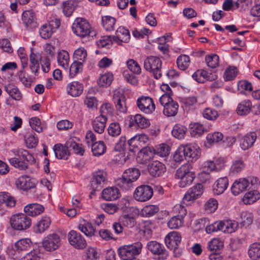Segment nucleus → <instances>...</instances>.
<instances>
[{"instance_id":"obj_1","label":"nucleus","mask_w":260,"mask_h":260,"mask_svg":"<svg viewBox=\"0 0 260 260\" xmlns=\"http://www.w3.org/2000/svg\"><path fill=\"white\" fill-rule=\"evenodd\" d=\"M140 175V170L136 168H130L123 172L122 177L118 178L116 184L122 189L128 190L135 186L134 182Z\"/></svg>"},{"instance_id":"obj_2","label":"nucleus","mask_w":260,"mask_h":260,"mask_svg":"<svg viewBox=\"0 0 260 260\" xmlns=\"http://www.w3.org/2000/svg\"><path fill=\"white\" fill-rule=\"evenodd\" d=\"M190 170V165L188 164L181 166L177 170L175 176L176 179L180 180L179 185L180 187H185L193 181L195 175Z\"/></svg>"},{"instance_id":"obj_3","label":"nucleus","mask_w":260,"mask_h":260,"mask_svg":"<svg viewBox=\"0 0 260 260\" xmlns=\"http://www.w3.org/2000/svg\"><path fill=\"white\" fill-rule=\"evenodd\" d=\"M142 248V244L139 242L124 245L118 248V254L123 260H139L136 256L140 253Z\"/></svg>"},{"instance_id":"obj_4","label":"nucleus","mask_w":260,"mask_h":260,"mask_svg":"<svg viewBox=\"0 0 260 260\" xmlns=\"http://www.w3.org/2000/svg\"><path fill=\"white\" fill-rule=\"evenodd\" d=\"M73 32L81 38L87 36L93 37L95 35V32L91 30L89 23L84 19L77 18L72 25Z\"/></svg>"},{"instance_id":"obj_5","label":"nucleus","mask_w":260,"mask_h":260,"mask_svg":"<svg viewBox=\"0 0 260 260\" xmlns=\"http://www.w3.org/2000/svg\"><path fill=\"white\" fill-rule=\"evenodd\" d=\"M116 36H105L99 41V45L102 47L109 44L114 41L118 44L121 42H127L130 39L129 32L128 29L120 27L116 31Z\"/></svg>"},{"instance_id":"obj_6","label":"nucleus","mask_w":260,"mask_h":260,"mask_svg":"<svg viewBox=\"0 0 260 260\" xmlns=\"http://www.w3.org/2000/svg\"><path fill=\"white\" fill-rule=\"evenodd\" d=\"M162 61L156 56H150L147 57L144 61L145 69L153 74L154 77L158 79L161 77Z\"/></svg>"},{"instance_id":"obj_7","label":"nucleus","mask_w":260,"mask_h":260,"mask_svg":"<svg viewBox=\"0 0 260 260\" xmlns=\"http://www.w3.org/2000/svg\"><path fill=\"white\" fill-rule=\"evenodd\" d=\"M11 228L14 230L24 231L31 225V219L26 214L18 213L13 215L10 219Z\"/></svg>"},{"instance_id":"obj_8","label":"nucleus","mask_w":260,"mask_h":260,"mask_svg":"<svg viewBox=\"0 0 260 260\" xmlns=\"http://www.w3.org/2000/svg\"><path fill=\"white\" fill-rule=\"evenodd\" d=\"M204 191V186L201 183H198L189 188L184 196L182 201L186 205H190L199 198Z\"/></svg>"},{"instance_id":"obj_9","label":"nucleus","mask_w":260,"mask_h":260,"mask_svg":"<svg viewBox=\"0 0 260 260\" xmlns=\"http://www.w3.org/2000/svg\"><path fill=\"white\" fill-rule=\"evenodd\" d=\"M148 249L155 255L158 260H165L168 253L164 246L156 241H149L147 243Z\"/></svg>"},{"instance_id":"obj_10","label":"nucleus","mask_w":260,"mask_h":260,"mask_svg":"<svg viewBox=\"0 0 260 260\" xmlns=\"http://www.w3.org/2000/svg\"><path fill=\"white\" fill-rule=\"evenodd\" d=\"M153 193V189L150 186L141 185L136 188L134 196L137 201L145 202L151 198Z\"/></svg>"},{"instance_id":"obj_11","label":"nucleus","mask_w":260,"mask_h":260,"mask_svg":"<svg viewBox=\"0 0 260 260\" xmlns=\"http://www.w3.org/2000/svg\"><path fill=\"white\" fill-rule=\"evenodd\" d=\"M42 244L47 251H54L57 249L60 245L59 236L56 234H50L44 238Z\"/></svg>"},{"instance_id":"obj_12","label":"nucleus","mask_w":260,"mask_h":260,"mask_svg":"<svg viewBox=\"0 0 260 260\" xmlns=\"http://www.w3.org/2000/svg\"><path fill=\"white\" fill-rule=\"evenodd\" d=\"M68 238L70 244L77 249H83L86 246V242L84 237L76 231H70Z\"/></svg>"},{"instance_id":"obj_13","label":"nucleus","mask_w":260,"mask_h":260,"mask_svg":"<svg viewBox=\"0 0 260 260\" xmlns=\"http://www.w3.org/2000/svg\"><path fill=\"white\" fill-rule=\"evenodd\" d=\"M107 176V173L104 170L95 172L91 181V187L94 190H101L106 181Z\"/></svg>"},{"instance_id":"obj_14","label":"nucleus","mask_w":260,"mask_h":260,"mask_svg":"<svg viewBox=\"0 0 260 260\" xmlns=\"http://www.w3.org/2000/svg\"><path fill=\"white\" fill-rule=\"evenodd\" d=\"M137 103L138 108L146 114L152 113L155 109V105L153 101L149 96L139 98Z\"/></svg>"},{"instance_id":"obj_15","label":"nucleus","mask_w":260,"mask_h":260,"mask_svg":"<svg viewBox=\"0 0 260 260\" xmlns=\"http://www.w3.org/2000/svg\"><path fill=\"white\" fill-rule=\"evenodd\" d=\"M16 184L20 189L26 190L35 187L36 180L28 176H21L18 178Z\"/></svg>"},{"instance_id":"obj_16","label":"nucleus","mask_w":260,"mask_h":260,"mask_svg":"<svg viewBox=\"0 0 260 260\" xmlns=\"http://www.w3.org/2000/svg\"><path fill=\"white\" fill-rule=\"evenodd\" d=\"M113 101L115 105L117 110L121 113L126 112L127 107L125 99L122 93L119 91H114L113 95Z\"/></svg>"},{"instance_id":"obj_17","label":"nucleus","mask_w":260,"mask_h":260,"mask_svg":"<svg viewBox=\"0 0 260 260\" xmlns=\"http://www.w3.org/2000/svg\"><path fill=\"white\" fill-rule=\"evenodd\" d=\"M186 159L189 161L196 160L200 156L201 152L199 147L190 144L183 145Z\"/></svg>"},{"instance_id":"obj_18","label":"nucleus","mask_w":260,"mask_h":260,"mask_svg":"<svg viewBox=\"0 0 260 260\" xmlns=\"http://www.w3.org/2000/svg\"><path fill=\"white\" fill-rule=\"evenodd\" d=\"M22 19L28 29H32L38 25L35 13L32 11H25L23 12Z\"/></svg>"},{"instance_id":"obj_19","label":"nucleus","mask_w":260,"mask_h":260,"mask_svg":"<svg viewBox=\"0 0 260 260\" xmlns=\"http://www.w3.org/2000/svg\"><path fill=\"white\" fill-rule=\"evenodd\" d=\"M148 170L150 174L153 177H159L166 171V167L164 164L159 161H154L149 165Z\"/></svg>"},{"instance_id":"obj_20","label":"nucleus","mask_w":260,"mask_h":260,"mask_svg":"<svg viewBox=\"0 0 260 260\" xmlns=\"http://www.w3.org/2000/svg\"><path fill=\"white\" fill-rule=\"evenodd\" d=\"M256 138L257 135L255 132L247 134L241 140V148L244 150L248 149L253 145Z\"/></svg>"},{"instance_id":"obj_21","label":"nucleus","mask_w":260,"mask_h":260,"mask_svg":"<svg viewBox=\"0 0 260 260\" xmlns=\"http://www.w3.org/2000/svg\"><path fill=\"white\" fill-rule=\"evenodd\" d=\"M249 185V181L245 178L236 180L232 186V193L236 196L245 191Z\"/></svg>"},{"instance_id":"obj_22","label":"nucleus","mask_w":260,"mask_h":260,"mask_svg":"<svg viewBox=\"0 0 260 260\" xmlns=\"http://www.w3.org/2000/svg\"><path fill=\"white\" fill-rule=\"evenodd\" d=\"M119 190L116 187H109L102 191V198L106 201H114L119 198Z\"/></svg>"},{"instance_id":"obj_23","label":"nucleus","mask_w":260,"mask_h":260,"mask_svg":"<svg viewBox=\"0 0 260 260\" xmlns=\"http://www.w3.org/2000/svg\"><path fill=\"white\" fill-rule=\"evenodd\" d=\"M53 150L56 158L67 159L70 155V150L67 147V142L64 145L57 144L54 146Z\"/></svg>"},{"instance_id":"obj_24","label":"nucleus","mask_w":260,"mask_h":260,"mask_svg":"<svg viewBox=\"0 0 260 260\" xmlns=\"http://www.w3.org/2000/svg\"><path fill=\"white\" fill-rule=\"evenodd\" d=\"M149 125V122L145 117L140 114H137L132 117L129 120V126L130 127L136 126L141 128H144Z\"/></svg>"},{"instance_id":"obj_25","label":"nucleus","mask_w":260,"mask_h":260,"mask_svg":"<svg viewBox=\"0 0 260 260\" xmlns=\"http://www.w3.org/2000/svg\"><path fill=\"white\" fill-rule=\"evenodd\" d=\"M24 211L28 216H35L43 212L44 208L40 204L32 203L25 206Z\"/></svg>"},{"instance_id":"obj_26","label":"nucleus","mask_w":260,"mask_h":260,"mask_svg":"<svg viewBox=\"0 0 260 260\" xmlns=\"http://www.w3.org/2000/svg\"><path fill=\"white\" fill-rule=\"evenodd\" d=\"M83 84L77 81H73L68 86V93L72 96H79L83 91Z\"/></svg>"},{"instance_id":"obj_27","label":"nucleus","mask_w":260,"mask_h":260,"mask_svg":"<svg viewBox=\"0 0 260 260\" xmlns=\"http://www.w3.org/2000/svg\"><path fill=\"white\" fill-rule=\"evenodd\" d=\"M51 220L49 217L45 216L42 217L34 227V231L37 233H42L47 230L51 224Z\"/></svg>"},{"instance_id":"obj_28","label":"nucleus","mask_w":260,"mask_h":260,"mask_svg":"<svg viewBox=\"0 0 260 260\" xmlns=\"http://www.w3.org/2000/svg\"><path fill=\"white\" fill-rule=\"evenodd\" d=\"M252 107V103L248 100H246L240 103L237 106L236 112L240 116L246 115L250 113Z\"/></svg>"},{"instance_id":"obj_29","label":"nucleus","mask_w":260,"mask_h":260,"mask_svg":"<svg viewBox=\"0 0 260 260\" xmlns=\"http://www.w3.org/2000/svg\"><path fill=\"white\" fill-rule=\"evenodd\" d=\"M228 186V180L226 177L220 178L216 181L213 186V191L217 195L223 193Z\"/></svg>"},{"instance_id":"obj_30","label":"nucleus","mask_w":260,"mask_h":260,"mask_svg":"<svg viewBox=\"0 0 260 260\" xmlns=\"http://www.w3.org/2000/svg\"><path fill=\"white\" fill-rule=\"evenodd\" d=\"M76 138H71L67 141V147L69 148L70 151L72 150L73 152L77 154L83 155L84 149L82 147V145L77 143L75 139Z\"/></svg>"},{"instance_id":"obj_31","label":"nucleus","mask_w":260,"mask_h":260,"mask_svg":"<svg viewBox=\"0 0 260 260\" xmlns=\"http://www.w3.org/2000/svg\"><path fill=\"white\" fill-rule=\"evenodd\" d=\"M106 122L107 119L96 117L92 121V127L94 131L99 134H102L104 132Z\"/></svg>"},{"instance_id":"obj_32","label":"nucleus","mask_w":260,"mask_h":260,"mask_svg":"<svg viewBox=\"0 0 260 260\" xmlns=\"http://www.w3.org/2000/svg\"><path fill=\"white\" fill-rule=\"evenodd\" d=\"M5 89L13 99L19 101L21 99V93L18 88L15 85L8 84L5 86Z\"/></svg>"},{"instance_id":"obj_33","label":"nucleus","mask_w":260,"mask_h":260,"mask_svg":"<svg viewBox=\"0 0 260 260\" xmlns=\"http://www.w3.org/2000/svg\"><path fill=\"white\" fill-rule=\"evenodd\" d=\"M198 76H199V83H204L206 80H214L217 78L216 75H212V78H210L209 73L204 70H198L192 75V77L197 78Z\"/></svg>"},{"instance_id":"obj_34","label":"nucleus","mask_w":260,"mask_h":260,"mask_svg":"<svg viewBox=\"0 0 260 260\" xmlns=\"http://www.w3.org/2000/svg\"><path fill=\"white\" fill-rule=\"evenodd\" d=\"M179 105L176 102L173 101L164 108V114L167 116H174L178 112Z\"/></svg>"},{"instance_id":"obj_35","label":"nucleus","mask_w":260,"mask_h":260,"mask_svg":"<svg viewBox=\"0 0 260 260\" xmlns=\"http://www.w3.org/2000/svg\"><path fill=\"white\" fill-rule=\"evenodd\" d=\"M259 193L257 190H251L245 193L243 201L245 204H251L259 199Z\"/></svg>"},{"instance_id":"obj_36","label":"nucleus","mask_w":260,"mask_h":260,"mask_svg":"<svg viewBox=\"0 0 260 260\" xmlns=\"http://www.w3.org/2000/svg\"><path fill=\"white\" fill-rule=\"evenodd\" d=\"M30 65L29 68L31 71L36 75L38 72L40 68L39 59H40V56L39 54H35L31 52L29 56Z\"/></svg>"},{"instance_id":"obj_37","label":"nucleus","mask_w":260,"mask_h":260,"mask_svg":"<svg viewBox=\"0 0 260 260\" xmlns=\"http://www.w3.org/2000/svg\"><path fill=\"white\" fill-rule=\"evenodd\" d=\"M248 254L249 256L253 260L260 258V243H254L250 245Z\"/></svg>"},{"instance_id":"obj_38","label":"nucleus","mask_w":260,"mask_h":260,"mask_svg":"<svg viewBox=\"0 0 260 260\" xmlns=\"http://www.w3.org/2000/svg\"><path fill=\"white\" fill-rule=\"evenodd\" d=\"M106 151V147L103 141H100L92 144V152L94 156L103 154Z\"/></svg>"},{"instance_id":"obj_39","label":"nucleus","mask_w":260,"mask_h":260,"mask_svg":"<svg viewBox=\"0 0 260 260\" xmlns=\"http://www.w3.org/2000/svg\"><path fill=\"white\" fill-rule=\"evenodd\" d=\"M57 61L60 66L66 69L69 67V55L66 51L62 50L57 55Z\"/></svg>"},{"instance_id":"obj_40","label":"nucleus","mask_w":260,"mask_h":260,"mask_svg":"<svg viewBox=\"0 0 260 260\" xmlns=\"http://www.w3.org/2000/svg\"><path fill=\"white\" fill-rule=\"evenodd\" d=\"M32 242L28 238L21 239L15 243V247L17 250H27L31 247Z\"/></svg>"},{"instance_id":"obj_41","label":"nucleus","mask_w":260,"mask_h":260,"mask_svg":"<svg viewBox=\"0 0 260 260\" xmlns=\"http://www.w3.org/2000/svg\"><path fill=\"white\" fill-rule=\"evenodd\" d=\"M113 80V74L108 73L100 76L98 80V83L100 86L107 87L111 85Z\"/></svg>"},{"instance_id":"obj_42","label":"nucleus","mask_w":260,"mask_h":260,"mask_svg":"<svg viewBox=\"0 0 260 260\" xmlns=\"http://www.w3.org/2000/svg\"><path fill=\"white\" fill-rule=\"evenodd\" d=\"M222 231L224 233H232L234 232L238 228V223L235 221L226 220L222 221Z\"/></svg>"},{"instance_id":"obj_43","label":"nucleus","mask_w":260,"mask_h":260,"mask_svg":"<svg viewBox=\"0 0 260 260\" xmlns=\"http://www.w3.org/2000/svg\"><path fill=\"white\" fill-rule=\"evenodd\" d=\"M190 64V58L186 55H181L177 59V64L179 69L184 71L188 68Z\"/></svg>"},{"instance_id":"obj_44","label":"nucleus","mask_w":260,"mask_h":260,"mask_svg":"<svg viewBox=\"0 0 260 260\" xmlns=\"http://www.w3.org/2000/svg\"><path fill=\"white\" fill-rule=\"evenodd\" d=\"M143 136H135L128 140L127 143L129 146V150L131 151H135L136 149L139 151L140 148H138L141 141V139L144 138Z\"/></svg>"},{"instance_id":"obj_45","label":"nucleus","mask_w":260,"mask_h":260,"mask_svg":"<svg viewBox=\"0 0 260 260\" xmlns=\"http://www.w3.org/2000/svg\"><path fill=\"white\" fill-rule=\"evenodd\" d=\"M183 215L175 216L172 217L168 222V225L170 229H177L182 226L183 223Z\"/></svg>"},{"instance_id":"obj_46","label":"nucleus","mask_w":260,"mask_h":260,"mask_svg":"<svg viewBox=\"0 0 260 260\" xmlns=\"http://www.w3.org/2000/svg\"><path fill=\"white\" fill-rule=\"evenodd\" d=\"M75 0H69L63 3L62 12L66 16H70L75 10Z\"/></svg>"},{"instance_id":"obj_47","label":"nucleus","mask_w":260,"mask_h":260,"mask_svg":"<svg viewBox=\"0 0 260 260\" xmlns=\"http://www.w3.org/2000/svg\"><path fill=\"white\" fill-rule=\"evenodd\" d=\"M187 128L182 125H175L172 131V135L178 139H182L184 138L186 132Z\"/></svg>"},{"instance_id":"obj_48","label":"nucleus","mask_w":260,"mask_h":260,"mask_svg":"<svg viewBox=\"0 0 260 260\" xmlns=\"http://www.w3.org/2000/svg\"><path fill=\"white\" fill-rule=\"evenodd\" d=\"M116 19L110 16H105L102 18V23L104 27L107 31L114 30Z\"/></svg>"},{"instance_id":"obj_49","label":"nucleus","mask_w":260,"mask_h":260,"mask_svg":"<svg viewBox=\"0 0 260 260\" xmlns=\"http://www.w3.org/2000/svg\"><path fill=\"white\" fill-rule=\"evenodd\" d=\"M119 222L124 226L128 228H132L135 224L134 217L129 214H124L121 216L119 219Z\"/></svg>"},{"instance_id":"obj_50","label":"nucleus","mask_w":260,"mask_h":260,"mask_svg":"<svg viewBox=\"0 0 260 260\" xmlns=\"http://www.w3.org/2000/svg\"><path fill=\"white\" fill-rule=\"evenodd\" d=\"M154 154L161 157L166 156L169 154L170 147L166 144H161L152 148Z\"/></svg>"},{"instance_id":"obj_51","label":"nucleus","mask_w":260,"mask_h":260,"mask_svg":"<svg viewBox=\"0 0 260 260\" xmlns=\"http://www.w3.org/2000/svg\"><path fill=\"white\" fill-rule=\"evenodd\" d=\"M79 229L86 236L91 237L94 235L95 230L90 223H86L84 224H80L78 225Z\"/></svg>"},{"instance_id":"obj_52","label":"nucleus","mask_w":260,"mask_h":260,"mask_svg":"<svg viewBox=\"0 0 260 260\" xmlns=\"http://www.w3.org/2000/svg\"><path fill=\"white\" fill-rule=\"evenodd\" d=\"M83 69V63L81 61H75L70 68V77L73 78L78 73L81 72Z\"/></svg>"},{"instance_id":"obj_53","label":"nucleus","mask_w":260,"mask_h":260,"mask_svg":"<svg viewBox=\"0 0 260 260\" xmlns=\"http://www.w3.org/2000/svg\"><path fill=\"white\" fill-rule=\"evenodd\" d=\"M206 62L208 67L215 68L219 65V56L216 54H211L206 56Z\"/></svg>"},{"instance_id":"obj_54","label":"nucleus","mask_w":260,"mask_h":260,"mask_svg":"<svg viewBox=\"0 0 260 260\" xmlns=\"http://www.w3.org/2000/svg\"><path fill=\"white\" fill-rule=\"evenodd\" d=\"M100 116L99 117H103L107 119L108 116H111L113 112V108L109 103L103 104L100 108Z\"/></svg>"},{"instance_id":"obj_55","label":"nucleus","mask_w":260,"mask_h":260,"mask_svg":"<svg viewBox=\"0 0 260 260\" xmlns=\"http://www.w3.org/2000/svg\"><path fill=\"white\" fill-rule=\"evenodd\" d=\"M108 133L112 137H116L121 133V127L119 123L112 122L108 126Z\"/></svg>"},{"instance_id":"obj_56","label":"nucleus","mask_w":260,"mask_h":260,"mask_svg":"<svg viewBox=\"0 0 260 260\" xmlns=\"http://www.w3.org/2000/svg\"><path fill=\"white\" fill-rule=\"evenodd\" d=\"M53 30L47 24H43L40 28L39 33L40 36L44 39L50 38L53 32Z\"/></svg>"},{"instance_id":"obj_57","label":"nucleus","mask_w":260,"mask_h":260,"mask_svg":"<svg viewBox=\"0 0 260 260\" xmlns=\"http://www.w3.org/2000/svg\"><path fill=\"white\" fill-rule=\"evenodd\" d=\"M222 139L223 135L219 132L208 134L206 137L207 142L210 145L217 143L222 140Z\"/></svg>"},{"instance_id":"obj_58","label":"nucleus","mask_w":260,"mask_h":260,"mask_svg":"<svg viewBox=\"0 0 260 260\" xmlns=\"http://www.w3.org/2000/svg\"><path fill=\"white\" fill-rule=\"evenodd\" d=\"M159 210L158 207L156 205H147L145 206L142 210V214L145 216H151L156 213Z\"/></svg>"},{"instance_id":"obj_59","label":"nucleus","mask_w":260,"mask_h":260,"mask_svg":"<svg viewBox=\"0 0 260 260\" xmlns=\"http://www.w3.org/2000/svg\"><path fill=\"white\" fill-rule=\"evenodd\" d=\"M184 159H186L183 145L178 147L173 155V159L176 162H181Z\"/></svg>"},{"instance_id":"obj_60","label":"nucleus","mask_w":260,"mask_h":260,"mask_svg":"<svg viewBox=\"0 0 260 260\" xmlns=\"http://www.w3.org/2000/svg\"><path fill=\"white\" fill-rule=\"evenodd\" d=\"M10 163L14 167L19 170H25L27 168V164L24 160H19L18 158H11L9 159Z\"/></svg>"},{"instance_id":"obj_61","label":"nucleus","mask_w":260,"mask_h":260,"mask_svg":"<svg viewBox=\"0 0 260 260\" xmlns=\"http://www.w3.org/2000/svg\"><path fill=\"white\" fill-rule=\"evenodd\" d=\"M202 114L204 118L210 120H214L218 117L217 112L210 108H206L203 111Z\"/></svg>"},{"instance_id":"obj_62","label":"nucleus","mask_w":260,"mask_h":260,"mask_svg":"<svg viewBox=\"0 0 260 260\" xmlns=\"http://www.w3.org/2000/svg\"><path fill=\"white\" fill-rule=\"evenodd\" d=\"M127 66L128 69L135 74H139L141 72L140 66L134 59H130L127 60Z\"/></svg>"},{"instance_id":"obj_63","label":"nucleus","mask_w":260,"mask_h":260,"mask_svg":"<svg viewBox=\"0 0 260 260\" xmlns=\"http://www.w3.org/2000/svg\"><path fill=\"white\" fill-rule=\"evenodd\" d=\"M217 201L213 198L209 199L205 205V210L210 213L214 212L217 208Z\"/></svg>"},{"instance_id":"obj_64","label":"nucleus","mask_w":260,"mask_h":260,"mask_svg":"<svg viewBox=\"0 0 260 260\" xmlns=\"http://www.w3.org/2000/svg\"><path fill=\"white\" fill-rule=\"evenodd\" d=\"M100 255L94 248L89 247L86 250V260H96L99 258Z\"/></svg>"}]
</instances>
